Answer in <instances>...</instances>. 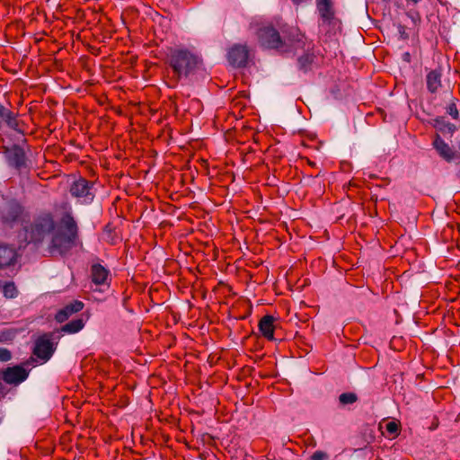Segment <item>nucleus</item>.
Returning a JSON list of instances; mask_svg holds the SVG:
<instances>
[{
	"mask_svg": "<svg viewBox=\"0 0 460 460\" xmlns=\"http://www.w3.org/2000/svg\"><path fill=\"white\" fill-rule=\"evenodd\" d=\"M78 228L73 217L65 215L51 234L49 251L60 255L68 252L77 243Z\"/></svg>",
	"mask_w": 460,
	"mask_h": 460,
	"instance_id": "f257e3e1",
	"label": "nucleus"
},
{
	"mask_svg": "<svg viewBox=\"0 0 460 460\" xmlns=\"http://www.w3.org/2000/svg\"><path fill=\"white\" fill-rule=\"evenodd\" d=\"M169 63L178 79L188 77L199 68L201 60L192 51L175 48L170 50Z\"/></svg>",
	"mask_w": 460,
	"mask_h": 460,
	"instance_id": "f03ea898",
	"label": "nucleus"
},
{
	"mask_svg": "<svg viewBox=\"0 0 460 460\" xmlns=\"http://www.w3.org/2000/svg\"><path fill=\"white\" fill-rule=\"evenodd\" d=\"M55 223L50 215H44L36 218L29 228H26V239L29 242L40 243L46 235L52 234Z\"/></svg>",
	"mask_w": 460,
	"mask_h": 460,
	"instance_id": "7ed1b4c3",
	"label": "nucleus"
},
{
	"mask_svg": "<svg viewBox=\"0 0 460 460\" xmlns=\"http://www.w3.org/2000/svg\"><path fill=\"white\" fill-rule=\"evenodd\" d=\"M94 183L84 178H79L70 185V194L82 203H90L95 196Z\"/></svg>",
	"mask_w": 460,
	"mask_h": 460,
	"instance_id": "20e7f679",
	"label": "nucleus"
},
{
	"mask_svg": "<svg viewBox=\"0 0 460 460\" xmlns=\"http://www.w3.org/2000/svg\"><path fill=\"white\" fill-rule=\"evenodd\" d=\"M316 9L319 13L321 27H336L339 25V20L335 16L332 0H316Z\"/></svg>",
	"mask_w": 460,
	"mask_h": 460,
	"instance_id": "39448f33",
	"label": "nucleus"
},
{
	"mask_svg": "<svg viewBox=\"0 0 460 460\" xmlns=\"http://www.w3.org/2000/svg\"><path fill=\"white\" fill-rule=\"evenodd\" d=\"M259 40L263 47L269 49H284L285 42L282 41L279 32L272 27H264L259 31Z\"/></svg>",
	"mask_w": 460,
	"mask_h": 460,
	"instance_id": "423d86ee",
	"label": "nucleus"
},
{
	"mask_svg": "<svg viewBox=\"0 0 460 460\" xmlns=\"http://www.w3.org/2000/svg\"><path fill=\"white\" fill-rule=\"evenodd\" d=\"M29 372L21 365L9 367L1 372L4 382L11 385H18L27 379Z\"/></svg>",
	"mask_w": 460,
	"mask_h": 460,
	"instance_id": "0eeeda50",
	"label": "nucleus"
},
{
	"mask_svg": "<svg viewBox=\"0 0 460 460\" xmlns=\"http://www.w3.org/2000/svg\"><path fill=\"white\" fill-rule=\"evenodd\" d=\"M433 146L439 156L447 163H451L459 158L458 154L438 135L433 141Z\"/></svg>",
	"mask_w": 460,
	"mask_h": 460,
	"instance_id": "6e6552de",
	"label": "nucleus"
},
{
	"mask_svg": "<svg viewBox=\"0 0 460 460\" xmlns=\"http://www.w3.org/2000/svg\"><path fill=\"white\" fill-rule=\"evenodd\" d=\"M227 58L233 66H244L248 60V49L245 46L235 45L228 51Z\"/></svg>",
	"mask_w": 460,
	"mask_h": 460,
	"instance_id": "1a4fd4ad",
	"label": "nucleus"
},
{
	"mask_svg": "<svg viewBox=\"0 0 460 460\" xmlns=\"http://www.w3.org/2000/svg\"><path fill=\"white\" fill-rule=\"evenodd\" d=\"M5 155L10 165L16 169L26 166V157L24 150L19 146H13L5 150Z\"/></svg>",
	"mask_w": 460,
	"mask_h": 460,
	"instance_id": "9d476101",
	"label": "nucleus"
},
{
	"mask_svg": "<svg viewBox=\"0 0 460 460\" xmlns=\"http://www.w3.org/2000/svg\"><path fill=\"white\" fill-rule=\"evenodd\" d=\"M53 353L52 342L47 338H40L37 340L33 354L39 358L47 361Z\"/></svg>",
	"mask_w": 460,
	"mask_h": 460,
	"instance_id": "9b49d317",
	"label": "nucleus"
},
{
	"mask_svg": "<svg viewBox=\"0 0 460 460\" xmlns=\"http://www.w3.org/2000/svg\"><path fill=\"white\" fill-rule=\"evenodd\" d=\"M84 308V303L78 300L73 301L72 303L65 305L62 309H60L55 319L58 323H63L66 321L71 315L75 313L80 312Z\"/></svg>",
	"mask_w": 460,
	"mask_h": 460,
	"instance_id": "f8f14e48",
	"label": "nucleus"
},
{
	"mask_svg": "<svg viewBox=\"0 0 460 460\" xmlns=\"http://www.w3.org/2000/svg\"><path fill=\"white\" fill-rule=\"evenodd\" d=\"M16 257L17 253L13 247L0 243V268L13 265Z\"/></svg>",
	"mask_w": 460,
	"mask_h": 460,
	"instance_id": "ddd939ff",
	"label": "nucleus"
},
{
	"mask_svg": "<svg viewBox=\"0 0 460 460\" xmlns=\"http://www.w3.org/2000/svg\"><path fill=\"white\" fill-rule=\"evenodd\" d=\"M274 317L271 315L263 316L259 323V329L261 334L268 340H273Z\"/></svg>",
	"mask_w": 460,
	"mask_h": 460,
	"instance_id": "4468645a",
	"label": "nucleus"
},
{
	"mask_svg": "<svg viewBox=\"0 0 460 460\" xmlns=\"http://www.w3.org/2000/svg\"><path fill=\"white\" fill-rule=\"evenodd\" d=\"M21 207L15 203L8 204L2 211V219L6 223H13L20 217Z\"/></svg>",
	"mask_w": 460,
	"mask_h": 460,
	"instance_id": "2eb2a0df",
	"label": "nucleus"
},
{
	"mask_svg": "<svg viewBox=\"0 0 460 460\" xmlns=\"http://www.w3.org/2000/svg\"><path fill=\"white\" fill-rule=\"evenodd\" d=\"M108 276L109 270L102 265L96 263L92 266V279L95 284H104Z\"/></svg>",
	"mask_w": 460,
	"mask_h": 460,
	"instance_id": "dca6fc26",
	"label": "nucleus"
},
{
	"mask_svg": "<svg viewBox=\"0 0 460 460\" xmlns=\"http://www.w3.org/2000/svg\"><path fill=\"white\" fill-rule=\"evenodd\" d=\"M427 87L430 93H436L441 86V74L432 70L427 75Z\"/></svg>",
	"mask_w": 460,
	"mask_h": 460,
	"instance_id": "f3484780",
	"label": "nucleus"
},
{
	"mask_svg": "<svg viewBox=\"0 0 460 460\" xmlns=\"http://www.w3.org/2000/svg\"><path fill=\"white\" fill-rule=\"evenodd\" d=\"M84 320L81 318H77L63 325L61 331L66 333L73 334L81 331L84 328Z\"/></svg>",
	"mask_w": 460,
	"mask_h": 460,
	"instance_id": "a211bd4d",
	"label": "nucleus"
},
{
	"mask_svg": "<svg viewBox=\"0 0 460 460\" xmlns=\"http://www.w3.org/2000/svg\"><path fill=\"white\" fill-rule=\"evenodd\" d=\"M3 294L6 298H14L18 296V290L13 282H6L3 286Z\"/></svg>",
	"mask_w": 460,
	"mask_h": 460,
	"instance_id": "6ab92c4d",
	"label": "nucleus"
},
{
	"mask_svg": "<svg viewBox=\"0 0 460 460\" xmlns=\"http://www.w3.org/2000/svg\"><path fill=\"white\" fill-rule=\"evenodd\" d=\"M358 396L354 393H343L339 396V402L343 404H352L356 402Z\"/></svg>",
	"mask_w": 460,
	"mask_h": 460,
	"instance_id": "aec40b11",
	"label": "nucleus"
},
{
	"mask_svg": "<svg viewBox=\"0 0 460 460\" xmlns=\"http://www.w3.org/2000/svg\"><path fill=\"white\" fill-rule=\"evenodd\" d=\"M447 112L455 119H458V111L454 102L449 103L447 107Z\"/></svg>",
	"mask_w": 460,
	"mask_h": 460,
	"instance_id": "412c9836",
	"label": "nucleus"
},
{
	"mask_svg": "<svg viewBox=\"0 0 460 460\" xmlns=\"http://www.w3.org/2000/svg\"><path fill=\"white\" fill-rule=\"evenodd\" d=\"M12 358L11 352L5 348H0V361L6 362Z\"/></svg>",
	"mask_w": 460,
	"mask_h": 460,
	"instance_id": "4be33fe9",
	"label": "nucleus"
},
{
	"mask_svg": "<svg viewBox=\"0 0 460 460\" xmlns=\"http://www.w3.org/2000/svg\"><path fill=\"white\" fill-rule=\"evenodd\" d=\"M385 429H386L388 433L395 434L399 430V425L396 422H394V421H389L386 424Z\"/></svg>",
	"mask_w": 460,
	"mask_h": 460,
	"instance_id": "5701e85b",
	"label": "nucleus"
},
{
	"mask_svg": "<svg viewBox=\"0 0 460 460\" xmlns=\"http://www.w3.org/2000/svg\"><path fill=\"white\" fill-rule=\"evenodd\" d=\"M312 460H326L328 458V455L323 451H315L312 456Z\"/></svg>",
	"mask_w": 460,
	"mask_h": 460,
	"instance_id": "b1692460",
	"label": "nucleus"
},
{
	"mask_svg": "<svg viewBox=\"0 0 460 460\" xmlns=\"http://www.w3.org/2000/svg\"><path fill=\"white\" fill-rule=\"evenodd\" d=\"M436 121H437L438 124H442L443 123V126L445 127V128H447V131L450 132V133L455 132V130L456 128V126L454 124H452V123H449V122L444 123L442 119H438Z\"/></svg>",
	"mask_w": 460,
	"mask_h": 460,
	"instance_id": "393cba45",
	"label": "nucleus"
},
{
	"mask_svg": "<svg viewBox=\"0 0 460 460\" xmlns=\"http://www.w3.org/2000/svg\"><path fill=\"white\" fill-rule=\"evenodd\" d=\"M294 4L298 5L302 3L307 2L308 0H291Z\"/></svg>",
	"mask_w": 460,
	"mask_h": 460,
	"instance_id": "a878e982",
	"label": "nucleus"
},
{
	"mask_svg": "<svg viewBox=\"0 0 460 460\" xmlns=\"http://www.w3.org/2000/svg\"><path fill=\"white\" fill-rule=\"evenodd\" d=\"M409 58H410V54L409 53H405L404 54V59L409 61Z\"/></svg>",
	"mask_w": 460,
	"mask_h": 460,
	"instance_id": "bb28decb",
	"label": "nucleus"
},
{
	"mask_svg": "<svg viewBox=\"0 0 460 460\" xmlns=\"http://www.w3.org/2000/svg\"><path fill=\"white\" fill-rule=\"evenodd\" d=\"M3 286L4 285L2 284V281L0 280V289H2V290H3Z\"/></svg>",
	"mask_w": 460,
	"mask_h": 460,
	"instance_id": "cd10ccee",
	"label": "nucleus"
},
{
	"mask_svg": "<svg viewBox=\"0 0 460 460\" xmlns=\"http://www.w3.org/2000/svg\"><path fill=\"white\" fill-rule=\"evenodd\" d=\"M412 1H413V2H415V3H417V2H419L420 0H412Z\"/></svg>",
	"mask_w": 460,
	"mask_h": 460,
	"instance_id": "c85d7f7f",
	"label": "nucleus"
}]
</instances>
